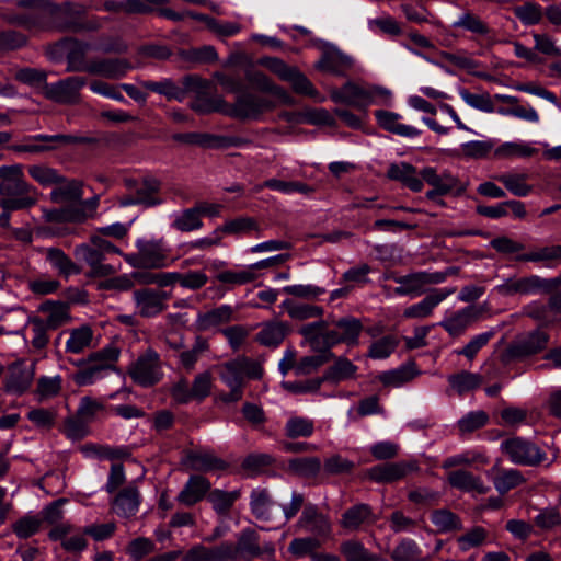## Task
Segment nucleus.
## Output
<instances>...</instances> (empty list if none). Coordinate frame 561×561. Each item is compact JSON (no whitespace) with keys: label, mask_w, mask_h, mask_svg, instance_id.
<instances>
[{"label":"nucleus","mask_w":561,"mask_h":561,"mask_svg":"<svg viewBox=\"0 0 561 561\" xmlns=\"http://www.w3.org/2000/svg\"><path fill=\"white\" fill-rule=\"evenodd\" d=\"M85 84L83 77H67L54 83H45L42 94L58 104H77L80 102V91Z\"/></svg>","instance_id":"nucleus-11"},{"label":"nucleus","mask_w":561,"mask_h":561,"mask_svg":"<svg viewBox=\"0 0 561 561\" xmlns=\"http://www.w3.org/2000/svg\"><path fill=\"white\" fill-rule=\"evenodd\" d=\"M50 195L55 203L67 204L77 202L83 195L82 184L78 180H71L69 183H61L51 191Z\"/></svg>","instance_id":"nucleus-51"},{"label":"nucleus","mask_w":561,"mask_h":561,"mask_svg":"<svg viewBox=\"0 0 561 561\" xmlns=\"http://www.w3.org/2000/svg\"><path fill=\"white\" fill-rule=\"evenodd\" d=\"M96 139L91 137H78L71 135H35L27 142L22 145H13L10 147L16 152H42L57 148V145L68 144H95Z\"/></svg>","instance_id":"nucleus-14"},{"label":"nucleus","mask_w":561,"mask_h":561,"mask_svg":"<svg viewBox=\"0 0 561 561\" xmlns=\"http://www.w3.org/2000/svg\"><path fill=\"white\" fill-rule=\"evenodd\" d=\"M486 463H489V457L480 450L472 449L446 458L442 467L444 469H449L458 466H483Z\"/></svg>","instance_id":"nucleus-46"},{"label":"nucleus","mask_w":561,"mask_h":561,"mask_svg":"<svg viewBox=\"0 0 561 561\" xmlns=\"http://www.w3.org/2000/svg\"><path fill=\"white\" fill-rule=\"evenodd\" d=\"M340 552L346 561H379L378 554L370 552L358 539H347L341 542Z\"/></svg>","instance_id":"nucleus-39"},{"label":"nucleus","mask_w":561,"mask_h":561,"mask_svg":"<svg viewBox=\"0 0 561 561\" xmlns=\"http://www.w3.org/2000/svg\"><path fill=\"white\" fill-rule=\"evenodd\" d=\"M251 510L259 519H268L271 511V499L266 490L256 489L251 493Z\"/></svg>","instance_id":"nucleus-64"},{"label":"nucleus","mask_w":561,"mask_h":561,"mask_svg":"<svg viewBox=\"0 0 561 561\" xmlns=\"http://www.w3.org/2000/svg\"><path fill=\"white\" fill-rule=\"evenodd\" d=\"M415 375L416 371L413 366H401L397 369L381 373L378 378L385 386L400 387L411 381Z\"/></svg>","instance_id":"nucleus-58"},{"label":"nucleus","mask_w":561,"mask_h":561,"mask_svg":"<svg viewBox=\"0 0 561 561\" xmlns=\"http://www.w3.org/2000/svg\"><path fill=\"white\" fill-rule=\"evenodd\" d=\"M327 325L325 321L308 323L300 329V333L313 350H327Z\"/></svg>","instance_id":"nucleus-55"},{"label":"nucleus","mask_w":561,"mask_h":561,"mask_svg":"<svg viewBox=\"0 0 561 561\" xmlns=\"http://www.w3.org/2000/svg\"><path fill=\"white\" fill-rule=\"evenodd\" d=\"M299 527L316 536L329 537L332 531V525L325 515L318 512L313 505L306 506L298 520Z\"/></svg>","instance_id":"nucleus-30"},{"label":"nucleus","mask_w":561,"mask_h":561,"mask_svg":"<svg viewBox=\"0 0 561 561\" xmlns=\"http://www.w3.org/2000/svg\"><path fill=\"white\" fill-rule=\"evenodd\" d=\"M377 520L378 516L374 513L370 505L357 503L345 510L339 523L343 529L352 533L371 526Z\"/></svg>","instance_id":"nucleus-21"},{"label":"nucleus","mask_w":561,"mask_h":561,"mask_svg":"<svg viewBox=\"0 0 561 561\" xmlns=\"http://www.w3.org/2000/svg\"><path fill=\"white\" fill-rule=\"evenodd\" d=\"M536 151L534 147L526 142L508 141L495 149V156L499 158H527L531 157Z\"/></svg>","instance_id":"nucleus-60"},{"label":"nucleus","mask_w":561,"mask_h":561,"mask_svg":"<svg viewBox=\"0 0 561 561\" xmlns=\"http://www.w3.org/2000/svg\"><path fill=\"white\" fill-rule=\"evenodd\" d=\"M358 367L353 364L347 357L340 356L327 369L323 375V380L332 382H341L350 379H355L357 376Z\"/></svg>","instance_id":"nucleus-38"},{"label":"nucleus","mask_w":561,"mask_h":561,"mask_svg":"<svg viewBox=\"0 0 561 561\" xmlns=\"http://www.w3.org/2000/svg\"><path fill=\"white\" fill-rule=\"evenodd\" d=\"M0 194L2 196L0 206L4 210L26 208L35 202L28 185L21 178H2Z\"/></svg>","instance_id":"nucleus-10"},{"label":"nucleus","mask_w":561,"mask_h":561,"mask_svg":"<svg viewBox=\"0 0 561 561\" xmlns=\"http://www.w3.org/2000/svg\"><path fill=\"white\" fill-rule=\"evenodd\" d=\"M548 342L549 335L540 330L518 336L501 354V362L507 365L515 359L535 355L543 351L547 347Z\"/></svg>","instance_id":"nucleus-9"},{"label":"nucleus","mask_w":561,"mask_h":561,"mask_svg":"<svg viewBox=\"0 0 561 561\" xmlns=\"http://www.w3.org/2000/svg\"><path fill=\"white\" fill-rule=\"evenodd\" d=\"M256 275L250 266L240 270H225L216 275V280L230 286L245 285L255 279Z\"/></svg>","instance_id":"nucleus-56"},{"label":"nucleus","mask_w":561,"mask_h":561,"mask_svg":"<svg viewBox=\"0 0 561 561\" xmlns=\"http://www.w3.org/2000/svg\"><path fill=\"white\" fill-rule=\"evenodd\" d=\"M459 95L461 100L472 108L485 112V113H492L494 111V105L491 100V96L489 93H472L467 89H460Z\"/></svg>","instance_id":"nucleus-62"},{"label":"nucleus","mask_w":561,"mask_h":561,"mask_svg":"<svg viewBox=\"0 0 561 561\" xmlns=\"http://www.w3.org/2000/svg\"><path fill=\"white\" fill-rule=\"evenodd\" d=\"M229 561L252 560L264 553L272 558L275 553L274 545L265 542L260 545L257 533L252 528H245L239 533L237 542H224Z\"/></svg>","instance_id":"nucleus-6"},{"label":"nucleus","mask_w":561,"mask_h":561,"mask_svg":"<svg viewBox=\"0 0 561 561\" xmlns=\"http://www.w3.org/2000/svg\"><path fill=\"white\" fill-rule=\"evenodd\" d=\"M41 310L47 313L44 322L51 329L55 330L69 320L68 307L61 302L47 301L41 306Z\"/></svg>","instance_id":"nucleus-52"},{"label":"nucleus","mask_w":561,"mask_h":561,"mask_svg":"<svg viewBox=\"0 0 561 561\" xmlns=\"http://www.w3.org/2000/svg\"><path fill=\"white\" fill-rule=\"evenodd\" d=\"M169 295L152 288L137 289L133 293L136 312L144 318H153L167 308Z\"/></svg>","instance_id":"nucleus-17"},{"label":"nucleus","mask_w":561,"mask_h":561,"mask_svg":"<svg viewBox=\"0 0 561 561\" xmlns=\"http://www.w3.org/2000/svg\"><path fill=\"white\" fill-rule=\"evenodd\" d=\"M234 319V309L230 305H221L217 308L201 312L196 319V325L202 331H207L218 325L228 323Z\"/></svg>","instance_id":"nucleus-36"},{"label":"nucleus","mask_w":561,"mask_h":561,"mask_svg":"<svg viewBox=\"0 0 561 561\" xmlns=\"http://www.w3.org/2000/svg\"><path fill=\"white\" fill-rule=\"evenodd\" d=\"M89 48V44L81 43L78 44V50L73 49L67 55L68 71H87L107 79H121L131 68L129 61L122 58L96 59L85 64L82 57Z\"/></svg>","instance_id":"nucleus-2"},{"label":"nucleus","mask_w":561,"mask_h":561,"mask_svg":"<svg viewBox=\"0 0 561 561\" xmlns=\"http://www.w3.org/2000/svg\"><path fill=\"white\" fill-rule=\"evenodd\" d=\"M482 309L478 306H467L457 312L451 313L439 322L449 335L456 337L461 335L481 316Z\"/></svg>","instance_id":"nucleus-25"},{"label":"nucleus","mask_w":561,"mask_h":561,"mask_svg":"<svg viewBox=\"0 0 561 561\" xmlns=\"http://www.w3.org/2000/svg\"><path fill=\"white\" fill-rule=\"evenodd\" d=\"M549 285L546 279L537 275L526 277H511L495 287V290L502 296L531 295L548 290Z\"/></svg>","instance_id":"nucleus-19"},{"label":"nucleus","mask_w":561,"mask_h":561,"mask_svg":"<svg viewBox=\"0 0 561 561\" xmlns=\"http://www.w3.org/2000/svg\"><path fill=\"white\" fill-rule=\"evenodd\" d=\"M54 27L61 32L80 33L95 31L101 24L98 19L80 21L68 7H54L50 11Z\"/></svg>","instance_id":"nucleus-20"},{"label":"nucleus","mask_w":561,"mask_h":561,"mask_svg":"<svg viewBox=\"0 0 561 561\" xmlns=\"http://www.w3.org/2000/svg\"><path fill=\"white\" fill-rule=\"evenodd\" d=\"M287 327L283 322L272 321L262 324L256 341L264 346H277L285 339Z\"/></svg>","instance_id":"nucleus-42"},{"label":"nucleus","mask_w":561,"mask_h":561,"mask_svg":"<svg viewBox=\"0 0 561 561\" xmlns=\"http://www.w3.org/2000/svg\"><path fill=\"white\" fill-rule=\"evenodd\" d=\"M486 476L492 480L494 489L500 494H505L526 481L519 470L504 469L501 468L499 463H495L490 470H488Z\"/></svg>","instance_id":"nucleus-29"},{"label":"nucleus","mask_w":561,"mask_h":561,"mask_svg":"<svg viewBox=\"0 0 561 561\" xmlns=\"http://www.w3.org/2000/svg\"><path fill=\"white\" fill-rule=\"evenodd\" d=\"M136 254L125 255V260L136 268H161L167 265V254L161 244L153 241H139Z\"/></svg>","instance_id":"nucleus-16"},{"label":"nucleus","mask_w":561,"mask_h":561,"mask_svg":"<svg viewBox=\"0 0 561 561\" xmlns=\"http://www.w3.org/2000/svg\"><path fill=\"white\" fill-rule=\"evenodd\" d=\"M131 379L141 387H151L161 379L160 358L157 352L148 350L128 368Z\"/></svg>","instance_id":"nucleus-13"},{"label":"nucleus","mask_w":561,"mask_h":561,"mask_svg":"<svg viewBox=\"0 0 561 561\" xmlns=\"http://www.w3.org/2000/svg\"><path fill=\"white\" fill-rule=\"evenodd\" d=\"M515 16L526 26L540 23L543 12L542 8L536 2H526L514 8Z\"/></svg>","instance_id":"nucleus-61"},{"label":"nucleus","mask_w":561,"mask_h":561,"mask_svg":"<svg viewBox=\"0 0 561 561\" xmlns=\"http://www.w3.org/2000/svg\"><path fill=\"white\" fill-rule=\"evenodd\" d=\"M417 470L419 466L415 461L388 462L371 467L368 471V476L375 482L390 483Z\"/></svg>","instance_id":"nucleus-23"},{"label":"nucleus","mask_w":561,"mask_h":561,"mask_svg":"<svg viewBox=\"0 0 561 561\" xmlns=\"http://www.w3.org/2000/svg\"><path fill=\"white\" fill-rule=\"evenodd\" d=\"M210 490V482L202 476H191L176 496V501L185 506H193Z\"/></svg>","instance_id":"nucleus-34"},{"label":"nucleus","mask_w":561,"mask_h":561,"mask_svg":"<svg viewBox=\"0 0 561 561\" xmlns=\"http://www.w3.org/2000/svg\"><path fill=\"white\" fill-rule=\"evenodd\" d=\"M375 117L378 125L385 130L404 138H414L421 134L416 127L399 122L401 116L394 112L376 111Z\"/></svg>","instance_id":"nucleus-35"},{"label":"nucleus","mask_w":561,"mask_h":561,"mask_svg":"<svg viewBox=\"0 0 561 561\" xmlns=\"http://www.w3.org/2000/svg\"><path fill=\"white\" fill-rule=\"evenodd\" d=\"M93 331L89 325H81L70 331L66 342V352L79 354L91 346Z\"/></svg>","instance_id":"nucleus-44"},{"label":"nucleus","mask_w":561,"mask_h":561,"mask_svg":"<svg viewBox=\"0 0 561 561\" xmlns=\"http://www.w3.org/2000/svg\"><path fill=\"white\" fill-rule=\"evenodd\" d=\"M75 256L90 267L91 275L93 276L104 277L116 272L112 264L104 263L106 257L90 242L77 245L75 248Z\"/></svg>","instance_id":"nucleus-22"},{"label":"nucleus","mask_w":561,"mask_h":561,"mask_svg":"<svg viewBox=\"0 0 561 561\" xmlns=\"http://www.w3.org/2000/svg\"><path fill=\"white\" fill-rule=\"evenodd\" d=\"M454 293V288L435 289L420 302L405 308L403 311V317L408 319H425L433 313L434 309L442 301H444Z\"/></svg>","instance_id":"nucleus-26"},{"label":"nucleus","mask_w":561,"mask_h":561,"mask_svg":"<svg viewBox=\"0 0 561 561\" xmlns=\"http://www.w3.org/2000/svg\"><path fill=\"white\" fill-rule=\"evenodd\" d=\"M192 107L201 114L217 112L228 116L229 112V103L220 95L198 96Z\"/></svg>","instance_id":"nucleus-53"},{"label":"nucleus","mask_w":561,"mask_h":561,"mask_svg":"<svg viewBox=\"0 0 561 561\" xmlns=\"http://www.w3.org/2000/svg\"><path fill=\"white\" fill-rule=\"evenodd\" d=\"M245 78L251 87L260 92L270 93L274 100L290 104V95L279 85L275 84L265 73L257 70H248Z\"/></svg>","instance_id":"nucleus-33"},{"label":"nucleus","mask_w":561,"mask_h":561,"mask_svg":"<svg viewBox=\"0 0 561 561\" xmlns=\"http://www.w3.org/2000/svg\"><path fill=\"white\" fill-rule=\"evenodd\" d=\"M391 558L394 561H422V550L409 538L402 539L393 549Z\"/></svg>","instance_id":"nucleus-59"},{"label":"nucleus","mask_w":561,"mask_h":561,"mask_svg":"<svg viewBox=\"0 0 561 561\" xmlns=\"http://www.w3.org/2000/svg\"><path fill=\"white\" fill-rule=\"evenodd\" d=\"M431 522L439 533H449L462 528L460 518L446 508L433 511L431 513Z\"/></svg>","instance_id":"nucleus-50"},{"label":"nucleus","mask_w":561,"mask_h":561,"mask_svg":"<svg viewBox=\"0 0 561 561\" xmlns=\"http://www.w3.org/2000/svg\"><path fill=\"white\" fill-rule=\"evenodd\" d=\"M387 278H390V276H387ZM391 278L399 284L393 289L396 295L416 297L425 291L427 285L443 283L446 279V274L443 272H416L404 276H391Z\"/></svg>","instance_id":"nucleus-12"},{"label":"nucleus","mask_w":561,"mask_h":561,"mask_svg":"<svg viewBox=\"0 0 561 561\" xmlns=\"http://www.w3.org/2000/svg\"><path fill=\"white\" fill-rule=\"evenodd\" d=\"M44 218L50 225L49 229L54 231H66V228H59L69 222H82L87 219V214L79 209L54 208L44 210Z\"/></svg>","instance_id":"nucleus-37"},{"label":"nucleus","mask_w":561,"mask_h":561,"mask_svg":"<svg viewBox=\"0 0 561 561\" xmlns=\"http://www.w3.org/2000/svg\"><path fill=\"white\" fill-rule=\"evenodd\" d=\"M140 505L139 490L134 485L122 489L112 500V511L124 518L135 516Z\"/></svg>","instance_id":"nucleus-28"},{"label":"nucleus","mask_w":561,"mask_h":561,"mask_svg":"<svg viewBox=\"0 0 561 561\" xmlns=\"http://www.w3.org/2000/svg\"><path fill=\"white\" fill-rule=\"evenodd\" d=\"M34 369L32 366L22 363H14L9 368V374L4 380V390L13 394H22L32 385Z\"/></svg>","instance_id":"nucleus-27"},{"label":"nucleus","mask_w":561,"mask_h":561,"mask_svg":"<svg viewBox=\"0 0 561 561\" xmlns=\"http://www.w3.org/2000/svg\"><path fill=\"white\" fill-rule=\"evenodd\" d=\"M450 387L458 393L463 394L479 388L482 383V377L479 374L461 371L448 377Z\"/></svg>","instance_id":"nucleus-48"},{"label":"nucleus","mask_w":561,"mask_h":561,"mask_svg":"<svg viewBox=\"0 0 561 561\" xmlns=\"http://www.w3.org/2000/svg\"><path fill=\"white\" fill-rule=\"evenodd\" d=\"M125 185L128 195L122 202L124 206L135 204L154 206L162 202L159 195L160 182L158 178H126Z\"/></svg>","instance_id":"nucleus-8"},{"label":"nucleus","mask_w":561,"mask_h":561,"mask_svg":"<svg viewBox=\"0 0 561 561\" xmlns=\"http://www.w3.org/2000/svg\"><path fill=\"white\" fill-rule=\"evenodd\" d=\"M46 260L61 276L68 277L80 273L73 261L58 248L46 249Z\"/></svg>","instance_id":"nucleus-41"},{"label":"nucleus","mask_w":561,"mask_h":561,"mask_svg":"<svg viewBox=\"0 0 561 561\" xmlns=\"http://www.w3.org/2000/svg\"><path fill=\"white\" fill-rule=\"evenodd\" d=\"M277 106V102L270 96L242 92L236 98L234 103H229L228 116L241 121H259Z\"/></svg>","instance_id":"nucleus-5"},{"label":"nucleus","mask_w":561,"mask_h":561,"mask_svg":"<svg viewBox=\"0 0 561 561\" xmlns=\"http://www.w3.org/2000/svg\"><path fill=\"white\" fill-rule=\"evenodd\" d=\"M500 449L511 462L519 466L535 467L546 460V453L533 442L514 436L501 442Z\"/></svg>","instance_id":"nucleus-7"},{"label":"nucleus","mask_w":561,"mask_h":561,"mask_svg":"<svg viewBox=\"0 0 561 561\" xmlns=\"http://www.w3.org/2000/svg\"><path fill=\"white\" fill-rule=\"evenodd\" d=\"M264 185L268 188L278 191L283 194H302L309 195L314 192V186L297 180L286 178H270Z\"/></svg>","instance_id":"nucleus-40"},{"label":"nucleus","mask_w":561,"mask_h":561,"mask_svg":"<svg viewBox=\"0 0 561 561\" xmlns=\"http://www.w3.org/2000/svg\"><path fill=\"white\" fill-rule=\"evenodd\" d=\"M118 357L119 350L114 344H108L80 362V369L73 373L72 380L81 387L92 385L114 370Z\"/></svg>","instance_id":"nucleus-3"},{"label":"nucleus","mask_w":561,"mask_h":561,"mask_svg":"<svg viewBox=\"0 0 561 561\" xmlns=\"http://www.w3.org/2000/svg\"><path fill=\"white\" fill-rule=\"evenodd\" d=\"M185 561H229L224 542L208 549L203 546L192 548L184 558Z\"/></svg>","instance_id":"nucleus-49"},{"label":"nucleus","mask_w":561,"mask_h":561,"mask_svg":"<svg viewBox=\"0 0 561 561\" xmlns=\"http://www.w3.org/2000/svg\"><path fill=\"white\" fill-rule=\"evenodd\" d=\"M447 480L453 488L462 492L485 494L490 490L479 476L462 469L450 471Z\"/></svg>","instance_id":"nucleus-32"},{"label":"nucleus","mask_w":561,"mask_h":561,"mask_svg":"<svg viewBox=\"0 0 561 561\" xmlns=\"http://www.w3.org/2000/svg\"><path fill=\"white\" fill-rule=\"evenodd\" d=\"M321 460L318 457H299L288 461V469L302 478H316L321 470Z\"/></svg>","instance_id":"nucleus-45"},{"label":"nucleus","mask_w":561,"mask_h":561,"mask_svg":"<svg viewBox=\"0 0 561 561\" xmlns=\"http://www.w3.org/2000/svg\"><path fill=\"white\" fill-rule=\"evenodd\" d=\"M391 98V91L380 85H359L347 81L340 89L331 92V99L335 103H342L365 111L371 104L387 101Z\"/></svg>","instance_id":"nucleus-4"},{"label":"nucleus","mask_w":561,"mask_h":561,"mask_svg":"<svg viewBox=\"0 0 561 561\" xmlns=\"http://www.w3.org/2000/svg\"><path fill=\"white\" fill-rule=\"evenodd\" d=\"M216 369L220 380L230 389L229 392L218 394L216 401L226 404L242 399L245 379H260L263 375L261 364L245 356L225 362L216 366Z\"/></svg>","instance_id":"nucleus-1"},{"label":"nucleus","mask_w":561,"mask_h":561,"mask_svg":"<svg viewBox=\"0 0 561 561\" xmlns=\"http://www.w3.org/2000/svg\"><path fill=\"white\" fill-rule=\"evenodd\" d=\"M172 227L181 232H191L203 227V221L196 206L176 214Z\"/></svg>","instance_id":"nucleus-47"},{"label":"nucleus","mask_w":561,"mask_h":561,"mask_svg":"<svg viewBox=\"0 0 561 561\" xmlns=\"http://www.w3.org/2000/svg\"><path fill=\"white\" fill-rule=\"evenodd\" d=\"M182 463L190 470L202 472L224 470L227 468L226 461L208 449H195L187 451Z\"/></svg>","instance_id":"nucleus-24"},{"label":"nucleus","mask_w":561,"mask_h":561,"mask_svg":"<svg viewBox=\"0 0 561 561\" xmlns=\"http://www.w3.org/2000/svg\"><path fill=\"white\" fill-rule=\"evenodd\" d=\"M239 496H240L239 491L228 492V491L215 489L209 492L207 499L210 502L213 508L218 514H226L229 512V510L232 507V505L239 499Z\"/></svg>","instance_id":"nucleus-57"},{"label":"nucleus","mask_w":561,"mask_h":561,"mask_svg":"<svg viewBox=\"0 0 561 561\" xmlns=\"http://www.w3.org/2000/svg\"><path fill=\"white\" fill-rule=\"evenodd\" d=\"M284 431L288 438H307L314 432V422L306 416L290 415L285 424Z\"/></svg>","instance_id":"nucleus-43"},{"label":"nucleus","mask_w":561,"mask_h":561,"mask_svg":"<svg viewBox=\"0 0 561 561\" xmlns=\"http://www.w3.org/2000/svg\"><path fill=\"white\" fill-rule=\"evenodd\" d=\"M363 324L357 318L346 316L333 322V328L327 330V350L337 344L356 346L359 343V335Z\"/></svg>","instance_id":"nucleus-15"},{"label":"nucleus","mask_w":561,"mask_h":561,"mask_svg":"<svg viewBox=\"0 0 561 561\" xmlns=\"http://www.w3.org/2000/svg\"><path fill=\"white\" fill-rule=\"evenodd\" d=\"M316 66L321 71L344 77L353 67V59L339 49H331L322 54Z\"/></svg>","instance_id":"nucleus-31"},{"label":"nucleus","mask_w":561,"mask_h":561,"mask_svg":"<svg viewBox=\"0 0 561 561\" xmlns=\"http://www.w3.org/2000/svg\"><path fill=\"white\" fill-rule=\"evenodd\" d=\"M282 306L286 309L288 316L295 320L319 318L323 314V308L316 305L299 304L287 299L283 301Z\"/></svg>","instance_id":"nucleus-54"},{"label":"nucleus","mask_w":561,"mask_h":561,"mask_svg":"<svg viewBox=\"0 0 561 561\" xmlns=\"http://www.w3.org/2000/svg\"><path fill=\"white\" fill-rule=\"evenodd\" d=\"M522 262H550L561 260V245H548L516 257Z\"/></svg>","instance_id":"nucleus-63"},{"label":"nucleus","mask_w":561,"mask_h":561,"mask_svg":"<svg viewBox=\"0 0 561 561\" xmlns=\"http://www.w3.org/2000/svg\"><path fill=\"white\" fill-rule=\"evenodd\" d=\"M402 184L414 192H420L423 188L424 178H398ZM428 184L433 187L426 192L430 199H436L443 195H458L463 191L461 185H458L455 178H425Z\"/></svg>","instance_id":"nucleus-18"}]
</instances>
